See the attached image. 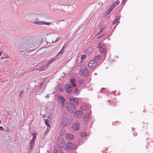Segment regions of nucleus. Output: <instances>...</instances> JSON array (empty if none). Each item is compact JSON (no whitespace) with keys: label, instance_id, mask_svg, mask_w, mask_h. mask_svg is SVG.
<instances>
[{"label":"nucleus","instance_id":"1","mask_svg":"<svg viewBox=\"0 0 153 153\" xmlns=\"http://www.w3.org/2000/svg\"><path fill=\"white\" fill-rule=\"evenodd\" d=\"M31 39L29 37H24L21 40V45L18 48L19 52H24L26 51H28L30 47L29 45L31 44Z\"/></svg>","mask_w":153,"mask_h":153},{"label":"nucleus","instance_id":"2","mask_svg":"<svg viewBox=\"0 0 153 153\" xmlns=\"http://www.w3.org/2000/svg\"><path fill=\"white\" fill-rule=\"evenodd\" d=\"M97 48L100 49V51L101 54L105 56L106 55L105 46L103 45L101 42L98 45Z\"/></svg>","mask_w":153,"mask_h":153},{"label":"nucleus","instance_id":"3","mask_svg":"<svg viewBox=\"0 0 153 153\" xmlns=\"http://www.w3.org/2000/svg\"><path fill=\"white\" fill-rule=\"evenodd\" d=\"M76 147V144L71 142H68L66 144L65 149L66 151H69V150L74 149Z\"/></svg>","mask_w":153,"mask_h":153},{"label":"nucleus","instance_id":"4","mask_svg":"<svg viewBox=\"0 0 153 153\" xmlns=\"http://www.w3.org/2000/svg\"><path fill=\"white\" fill-rule=\"evenodd\" d=\"M67 109L71 113L75 112L76 110L74 105L71 103H69L68 104Z\"/></svg>","mask_w":153,"mask_h":153},{"label":"nucleus","instance_id":"5","mask_svg":"<svg viewBox=\"0 0 153 153\" xmlns=\"http://www.w3.org/2000/svg\"><path fill=\"white\" fill-rule=\"evenodd\" d=\"M58 102L61 104V105L63 107L64 105L65 101V99L61 95H59L58 97Z\"/></svg>","mask_w":153,"mask_h":153},{"label":"nucleus","instance_id":"6","mask_svg":"<svg viewBox=\"0 0 153 153\" xmlns=\"http://www.w3.org/2000/svg\"><path fill=\"white\" fill-rule=\"evenodd\" d=\"M68 121L67 118H64L62 119L60 123V126L62 127H65L68 124Z\"/></svg>","mask_w":153,"mask_h":153},{"label":"nucleus","instance_id":"7","mask_svg":"<svg viewBox=\"0 0 153 153\" xmlns=\"http://www.w3.org/2000/svg\"><path fill=\"white\" fill-rule=\"evenodd\" d=\"M69 101L70 102V103H71L74 105H75L79 104V101L77 99L75 98H70Z\"/></svg>","mask_w":153,"mask_h":153},{"label":"nucleus","instance_id":"8","mask_svg":"<svg viewBox=\"0 0 153 153\" xmlns=\"http://www.w3.org/2000/svg\"><path fill=\"white\" fill-rule=\"evenodd\" d=\"M97 62L94 60H91L90 61L88 64V66L90 68H93L95 67L97 65Z\"/></svg>","mask_w":153,"mask_h":153},{"label":"nucleus","instance_id":"9","mask_svg":"<svg viewBox=\"0 0 153 153\" xmlns=\"http://www.w3.org/2000/svg\"><path fill=\"white\" fill-rule=\"evenodd\" d=\"M65 90L68 93H70L72 91V87L71 84H66L65 85Z\"/></svg>","mask_w":153,"mask_h":153},{"label":"nucleus","instance_id":"10","mask_svg":"<svg viewBox=\"0 0 153 153\" xmlns=\"http://www.w3.org/2000/svg\"><path fill=\"white\" fill-rule=\"evenodd\" d=\"M79 74L83 76L86 77L88 75V70L85 69L83 70L80 71Z\"/></svg>","mask_w":153,"mask_h":153},{"label":"nucleus","instance_id":"11","mask_svg":"<svg viewBox=\"0 0 153 153\" xmlns=\"http://www.w3.org/2000/svg\"><path fill=\"white\" fill-rule=\"evenodd\" d=\"M57 59L54 57L53 58L50 59L46 63V66L48 67L50 65L51 63L53 62Z\"/></svg>","mask_w":153,"mask_h":153},{"label":"nucleus","instance_id":"12","mask_svg":"<svg viewBox=\"0 0 153 153\" xmlns=\"http://www.w3.org/2000/svg\"><path fill=\"white\" fill-rule=\"evenodd\" d=\"M70 82L73 87H75L76 86L77 81L74 78H72L70 80Z\"/></svg>","mask_w":153,"mask_h":153},{"label":"nucleus","instance_id":"13","mask_svg":"<svg viewBox=\"0 0 153 153\" xmlns=\"http://www.w3.org/2000/svg\"><path fill=\"white\" fill-rule=\"evenodd\" d=\"M83 112L81 111H76L74 114V117H78L81 115H82Z\"/></svg>","mask_w":153,"mask_h":153},{"label":"nucleus","instance_id":"14","mask_svg":"<svg viewBox=\"0 0 153 153\" xmlns=\"http://www.w3.org/2000/svg\"><path fill=\"white\" fill-rule=\"evenodd\" d=\"M66 137L67 139L70 140H72L74 138V135L69 133H68L66 134Z\"/></svg>","mask_w":153,"mask_h":153},{"label":"nucleus","instance_id":"15","mask_svg":"<svg viewBox=\"0 0 153 153\" xmlns=\"http://www.w3.org/2000/svg\"><path fill=\"white\" fill-rule=\"evenodd\" d=\"M64 89V85H59L57 86V90L58 91L60 92L63 91Z\"/></svg>","mask_w":153,"mask_h":153},{"label":"nucleus","instance_id":"16","mask_svg":"<svg viewBox=\"0 0 153 153\" xmlns=\"http://www.w3.org/2000/svg\"><path fill=\"white\" fill-rule=\"evenodd\" d=\"M72 128L74 130H77L79 129V124L77 123H75L73 125Z\"/></svg>","mask_w":153,"mask_h":153},{"label":"nucleus","instance_id":"17","mask_svg":"<svg viewBox=\"0 0 153 153\" xmlns=\"http://www.w3.org/2000/svg\"><path fill=\"white\" fill-rule=\"evenodd\" d=\"M90 117V114L89 113H87L84 116L83 119V121L85 122H86L88 120Z\"/></svg>","mask_w":153,"mask_h":153},{"label":"nucleus","instance_id":"18","mask_svg":"<svg viewBox=\"0 0 153 153\" xmlns=\"http://www.w3.org/2000/svg\"><path fill=\"white\" fill-rule=\"evenodd\" d=\"M120 3V1L119 0H117L114 1L113 4L111 6L112 7L114 8V7L117 5H118Z\"/></svg>","mask_w":153,"mask_h":153},{"label":"nucleus","instance_id":"19","mask_svg":"<svg viewBox=\"0 0 153 153\" xmlns=\"http://www.w3.org/2000/svg\"><path fill=\"white\" fill-rule=\"evenodd\" d=\"M48 67L46 66V65L45 66H43L40 67L38 70L39 71H43L46 70L48 68Z\"/></svg>","mask_w":153,"mask_h":153},{"label":"nucleus","instance_id":"20","mask_svg":"<svg viewBox=\"0 0 153 153\" xmlns=\"http://www.w3.org/2000/svg\"><path fill=\"white\" fill-rule=\"evenodd\" d=\"M32 135L33 136V139L30 141L35 142L36 138V133H33L32 134Z\"/></svg>","mask_w":153,"mask_h":153},{"label":"nucleus","instance_id":"21","mask_svg":"<svg viewBox=\"0 0 153 153\" xmlns=\"http://www.w3.org/2000/svg\"><path fill=\"white\" fill-rule=\"evenodd\" d=\"M102 58V56L100 55H98L96 56L94 58V60L96 61V62L97 60H100Z\"/></svg>","mask_w":153,"mask_h":153},{"label":"nucleus","instance_id":"22","mask_svg":"<svg viewBox=\"0 0 153 153\" xmlns=\"http://www.w3.org/2000/svg\"><path fill=\"white\" fill-rule=\"evenodd\" d=\"M76 61L78 64H80L82 61V58L81 57V56H79L77 57Z\"/></svg>","mask_w":153,"mask_h":153},{"label":"nucleus","instance_id":"23","mask_svg":"<svg viewBox=\"0 0 153 153\" xmlns=\"http://www.w3.org/2000/svg\"><path fill=\"white\" fill-rule=\"evenodd\" d=\"M114 8L112 7L111 6L108 9L107 12V15H109L114 9Z\"/></svg>","mask_w":153,"mask_h":153},{"label":"nucleus","instance_id":"24","mask_svg":"<svg viewBox=\"0 0 153 153\" xmlns=\"http://www.w3.org/2000/svg\"><path fill=\"white\" fill-rule=\"evenodd\" d=\"M34 24L36 25H44V22L42 21H37L34 22Z\"/></svg>","mask_w":153,"mask_h":153},{"label":"nucleus","instance_id":"25","mask_svg":"<svg viewBox=\"0 0 153 153\" xmlns=\"http://www.w3.org/2000/svg\"><path fill=\"white\" fill-rule=\"evenodd\" d=\"M30 144L29 148L32 149L33 147L34 142L30 141Z\"/></svg>","mask_w":153,"mask_h":153},{"label":"nucleus","instance_id":"26","mask_svg":"<svg viewBox=\"0 0 153 153\" xmlns=\"http://www.w3.org/2000/svg\"><path fill=\"white\" fill-rule=\"evenodd\" d=\"M87 108V107L86 106L82 105L80 107V109L83 111L85 110Z\"/></svg>","mask_w":153,"mask_h":153},{"label":"nucleus","instance_id":"27","mask_svg":"<svg viewBox=\"0 0 153 153\" xmlns=\"http://www.w3.org/2000/svg\"><path fill=\"white\" fill-rule=\"evenodd\" d=\"M53 153H62V151L60 150H58L53 151Z\"/></svg>","mask_w":153,"mask_h":153},{"label":"nucleus","instance_id":"28","mask_svg":"<svg viewBox=\"0 0 153 153\" xmlns=\"http://www.w3.org/2000/svg\"><path fill=\"white\" fill-rule=\"evenodd\" d=\"M62 54H61V53L59 52L57 54V55L55 56V57L57 59L58 58V57L60 56Z\"/></svg>","mask_w":153,"mask_h":153},{"label":"nucleus","instance_id":"29","mask_svg":"<svg viewBox=\"0 0 153 153\" xmlns=\"http://www.w3.org/2000/svg\"><path fill=\"white\" fill-rule=\"evenodd\" d=\"M43 83L41 82L40 85V88H42V90H43V89H45V87H44V86H43Z\"/></svg>","mask_w":153,"mask_h":153},{"label":"nucleus","instance_id":"30","mask_svg":"<svg viewBox=\"0 0 153 153\" xmlns=\"http://www.w3.org/2000/svg\"><path fill=\"white\" fill-rule=\"evenodd\" d=\"M48 120H45V123L46 126H47L48 127L49 126V127L50 128V125L48 124V123L47 122V121Z\"/></svg>","mask_w":153,"mask_h":153},{"label":"nucleus","instance_id":"31","mask_svg":"<svg viewBox=\"0 0 153 153\" xmlns=\"http://www.w3.org/2000/svg\"><path fill=\"white\" fill-rule=\"evenodd\" d=\"M78 91H79V90L77 88V89L76 88V89H74V92L75 94H77Z\"/></svg>","mask_w":153,"mask_h":153},{"label":"nucleus","instance_id":"32","mask_svg":"<svg viewBox=\"0 0 153 153\" xmlns=\"http://www.w3.org/2000/svg\"><path fill=\"white\" fill-rule=\"evenodd\" d=\"M80 135L81 136L84 137L86 136V134L84 132H81L80 134Z\"/></svg>","mask_w":153,"mask_h":153},{"label":"nucleus","instance_id":"33","mask_svg":"<svg viewBox=\"0 0 153 153\" xmlns=\"http://www.w3.org/2000/svg\"><path fill=\"white\" fill-rule=\"evenodd\" d=\"M86 55H82L81 56V58L82 59V60L83 61V59H84L86 58Z\"/></svg>","mask_w":153,"mask_h":153},{"label":"nucleus","instance_id":"34","mask_svg":"<svg viewBox=\"0 0 153 153\" xmlns=\"http://www.w3.org/2000/svg\"><path fill=\"white\" fill-rule=\"evenodd\" d=\"M64 46H63L61 50L60 51V52L61 53V54H62L64 52Z\"/></svg>","mask_w":153,"mask_h":153},{"label":"nucleus","instance_id":"35","mask_svg":"<svg viewBox=\"0 0 153 153\" xmlns=\"http://www.w3.org/2000/svg\"><path fill=\"white\" fill-rule=\"evenodd\" d=\"M83 81L82 80H79L78 82V84L79 85H81L83 83Z\"/></svg>","mask_w":153,"mask_h":153},{"label":"nucleus","instance_id":"36","mask_svg":"<svg viewBox=\"0 0 153 153\" xmlns=\"http://www.w3.org/2000/svg\"><path fill=\"white\" fill-rule=\"evenodd\" d=\"M44 25H46L48 26H49L51 25V23L50 22H44Z\"/></svg>","mask_w":153,"mask_h":153},{"label":"nucleus","instance_id":"37","mask_svg":"<svg viewBox=\"0 0 153 153\" xmlns=\"http://www.w3.org/2000/svg\"><path fill=\"white\" fill-rule=\"evenodd\" d=\"M117 22V21L116 20V19H115L113 22V24L114 25Z\"/></svg>","mask_w":153,"mask_h":153},{"label":"nucleus","instance_id":"38","mask_svg":"<svg viewBox=\"0 0 153 153\" xmlns=\"http://www.w3.org/2000/svg\"><path fill=\"white\" fill-rule=\"evenodd\" d=\"M30 16L31 17H33L34 16H35V14L34 13H31L30 14Z\"/></svg>","mask_w":153,"mask_h":153},{"label":"nucleus","instance_id":"39","mask_svg":"<svg viewBox=\"0 0 153 153\" xmlns=\"http://www.w3.org/2000/svg\"><path fill=\"white\" fill-rule=\"evenodd\" d=\"M4 128L2 126H0V131H4Z\"/></svg>","mask_w":153,"mask_h":153},{"label":"nucleus","instance_id":"40","mask_svg":"<svg viewBox=\"0 0 153 153\" xmlns=\"http://www.w3.org/2000/svg\"><path fill=\"white\" fill-rule=\"evenodd\" d=\"M120 18V16H117L115 18V19H116V20L117 21V20Z\"/></svg>","mask_w":153,"mask_h":153},{"label":"nucleus","instance_id":"41","mask_svg":"<svg viewBox=\"0 0 153 153\" xmlns=\"http://www.w3.org/2000/svg\"><path fill=\"white\" fill-rule=\"evenodd\" d=\"M9 58L8 57L5 56H3L2 57V58L3 59V58L5 59V58Z\"/></svg>","mask_w":153,"mask_h":153},{"label":"nucleus","instance_id":"42","mask_svg":"<svg viewBox=\"0 0 153 153\" xmlns=\"http://www.w3.org/2000/svg\"><path fill=\"white\" fill-rule=\"evenodd\" d=\"M103 30V29L102 28H101L100 30V32H99L98 33V34L100 33L101 32H102Z\"/></svg>","mask_w":153,"mask_h":153},{"label":"nucleus","instance_id":"43","mask_svg":"<svg viewBox=\"0 0 153 153\" xmlns=\"http://www.w3.org/2000/svg\"><path fill=\"white\" fill-rule=\"evenodd\" d=\"M57 39L55 40H52V42L54 43L55 42H57Z\"/></svg>","mask_w":153,"mask_h":153},{"label":"nucleus","instance_id":"44","mask_svg":"<svg viewBox=\"0 0 153 153\" xmlns=\"http://www.w3.org/2000/svg\"><path fill=\"white\" fill-rule=\"evenodd\" d=\"M23 93V92L22 91H21L20 93V96L21 94H22Z\"/></svg>","mask_w":153,"mask_h":153},{"label":"nucleus","instance_id":"45","mask_svg":"<svg viewBox=\"0 0 153 153\" xmlns=\"http://www.w3.org/2000/svg\"><path fill=\"white\" fill-rule=\"evenodd\" d=\"M104 90V88H102L101 89V92H103V90Z\"/></svg>","mask_w":153,"mask_h":153},{"label":"nucleus","instance_id":"46","mask_svg":"<svg viewBox=\"0 0 153 153\" xmlns=\"http://www.w3.org/2000/svg\"><path fill=\"white\" fill-rule=\"evenodd\" d=\"M62 21H64V20H60V21H59V22H62Z\"/></svg>","mask_w":153,"mask_h":153},{"label":"nucleus","instance_id":"47","mask_svg":"<svg viewBox=\"0 0 153 153\" xmlns=\"http://www.w3.org/2000/svg\"><path fill=\"white\" fill-rule=\"evenodd\" d=\"M52 35H53V36L55 35V36H57V35L56 34H52Z\"/></svg>","mask_w":153,"mask_h":153},{"label":"nucleus","instance_id":"48","mask_svg":"<svg viewBox=\"0 0 153 153\" xmlns=\"http://www.w3.org/2000/svg\"><path fill=\"white\" fill-rule=\"evenodd\" d=\"M2 52H0V56H1L2 54Z\"/></svg>","mask_w":153,"mask_h":153},{"label":"nucleus","instance_id":"49","mask_svg":"<svg viewBox=\"0 0 153 153\" xmlns=\"http://www.w3.org/2000/svg\"><path fill=\"white\" fill-rule=\"evenodd\" d=\"M126 1V0H123V1Z\"/></svg>","mask_w":153,"mask_h":153},{"label":"nucleus","instance_id":"50","mask_svg":"<svg viewBox=\"0 0 153 153\" xmlns=\"http://www.w3.org/2000/svg\"><path fill=\"white\" fill-rule=\"evenodd\" d=\"M134 134V136H136L137 135V133H135V134Z\"/></svg>","mask_w":153,"mask_h":153},{"label":"nucleus","instance_id":"51","mask_svg":"<svg viewBox=\"0 0 153 153\" xmlns=\"http://www.w3.org/2000/svg\"><path fill=\"white\" fill-rule=\"evenodd\" d=\"M1 123V121L0 120V123Z\"/></svg>","mask_w":153,"mask_h":153},{"label":"nucleus","instance_id":"52","mask_svg":"<svg viewBox=\"0 0 153 153\" xmlns=\"http://www.w3.org/2000/svg\"><path fill=\"white\" fill-rule=\"evenodd\" d=\"M115 93V91H114V93Z\"/></svg>","mask_w":153,"mask_h":153},{"label":"nucleus","instance_id":"53","mask_svg":"<svg viewBox=\"0 0 153 153\" xmlns=\"http://www.w3.org/2000/svg\"><path fill=\"white\" fill-rule=\"evenodd\" d=\"M108 102H110V100H109Z\"/></svg>","mask_w":153,"mask_h":153}]
</instances>
